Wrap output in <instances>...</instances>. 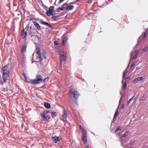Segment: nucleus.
Segmentation results:
<instances>
[{"label":"nucleus","mask_w":148,"mask_h":148,"mask_svg":"<svg viewBox=\"0 0 148 148\" xmlns=\"http://www.w3.org/2000/svg\"><path fill=\"white\" fill-rule=\"evenodd\" d=\"M2 77L0 78V84L3 85L4 83H6L9 80L10 71L8 65H5L2 68Z\"/></svg>","instance_id":"f257e3e1"},{"label":"nucleus","mask_w":148,"mask_h":148,"mask_svg":"<svg viewBox=\"0 0 148 148\" xmlns=\"http://www.w3.org/2000/svg\"><path fill=\"white\" fill-rule=\"evenodd\" d=\"M70 93L69 95L73 100L74 102L75 103L77 104V100L78 99L79 95L76 91L73 89L71 90L70 91Z\"/></svg>","instance_id":"f03ea898"},{"label":"nucleus","mask_w":148,"mask_h":148,"mask_svg":"<svg viewBox=\"0 0 148 148\" xmlns=\"http://www.w3.org/2000/svg\"><path fill=\"white\" fill-rule=\"evenodd\" d=\"M36 77V79H30V81L28 82H31L33 84H38L42 81L45 82V80L46 79V78L44 80H43L42 78V76L39 75H37Z\"/></svg>","instance_id":"7ed1b4c3"},{"label":"nucleus","mask_w":148,"mask_h":148,"mask_svg":"<svg viewBox=\"0 0 148 148\" xmlns=\"http://www.w3.org/2000/svg\"><path fill=\"white\" fill-rule=\"evenodd\" d=\"M53 11H55L54 10V7L52 6H50L49 10L47 11V15L49 16L51 15L53 16L55 15L56 13L53 12Z\"/></svg>","instance_id":"20e7f679"},{"label":"nucleus","mask_w":148,"mask_h":148,"mask_svg":"<svg viewBox=\"0 0 148 148\" xmlns=\"http://www.w3.org/2000/svg\"><path fill=\"white\" fill-rule=\"evenodd\" d=\"M60 59L61 62L66 61V53L64 52H61L60 53Z\"/></svg>","instance_id":"39448f33"},{"label":"nucleus","mask_w":148,"mask_h":148,"mask_svg":"<svg viewBox=\"0 0 148 148\" xmlns=\"http://www.w3.org/2000/svg\"><path fill=\"white\" fill-rule=\"evenodd\" d=\"M125 72L124 71L123 73V79L122 80V88L123 90H125L126 88L127 87V83L126 81H125L123 83L124 81V78L125 76Z\"/></svg>","instance_id":"423d86ee"},{"label":"nucleus","mask_w":148,"mask_h":148,"mask_svg":"<svg viewBox=\"0 0 148 148\" xmlns=\"http://www.w3.org/2000/svg\"><path fill=\"white\" fill-rule=\"evenodd\" d=\"M36 50L37 51L36 52V53L37 54L38 56H37V58H39V61L41 62L42 60V58H41V53L40 51V49H39L36 48Z\"/></svg>","instance_id":"0eeeda50"},{"label":"nucleus","mask_w":148,"mask_h":148,"mask_svg":"<svg viewBox=\"0 0 148 148\" xmlns=\"http://www.w3.org/2000/svg\"><path fill=\"white\" fill-rule=\"evenodd\" d=\"M46 112L44 111L41 113L40 116L42 120H46Z\"/></svg>","instance_id":"6e6552de"},{"label":"nucleus","mask_w":148,"mask_h":148,"mask_svg":"<svg viewBox=\"0 0 148 148\" xmlns=\"http://www.w3.org/2000/svg\"><path fill=\"white\" fill-rule=\"evenodd\" d=\"M32 26H27V27H26V29H27L26 31L29 32V34L32 37L33 36H35L36 37V36L32 35V32H31V30L32 29Z\"/></svg>","instance_id":"1a4fd4ad"},{"label":"nucleus","mask_w":148,"mask_h":148,"mask_svg":"<svg viewBox=\"0 0 148 148\" xmlns=\"http://www.w3.org/2000/svg\"><path fill=\"white\" fill-rule=\"evenodd\" d=\"M27 31L25 32L24 29H23L21 31V36H23V38H26L27 37Z\"/></svg>","instance_id":"9d476101"},{"label":"nucleus","mask_w":148,"mask_h":148,"mask_svg":"<svg viewBox=\"0 0 148 148\" xmlns=\"http://www.w3.org/2000/svg\"><path fill=\"white\" fill-rule=\"evenodd\" d=\"M143 79V78L142 77H138L134 79L133 81L135 83H136L139 81L142 80Z\"/></svg>","instance_id":"9b49d317"},{"label":"nucleus","mask_w":148,"mask_h":148,"mask_svg":"<svg viewBox=\"0 0 148 148\" xmlns=\"http://www.w3.org/2000/svg\"><path fill=\"white\" fill-rule=\"evenodd\" d=\"M60 139L59 138V137L55 136L53 138L52 140L53 141L55 142V143L60 141Z\"/></svg>","instance_id":"f8f14e48"},{"label":"nucleus","mask_w":148,"mask_h":148,"mask_svg":"<svg viewBox=\"0 0 148 148\" xmlns=\"http://www.w3.org/2000/svg\"><path fill=\"white\" fill-rule=\"evenodd\" d=\"M27 46L25 45H23L21 48V52L23 53L25 52L26 51Z\"/></svg>","instance_id":"ddd939ff"},{"label":"nucleus","mask_w":148,"mask_h":148,"mask_svg":"<svg viewBox=\"0 0 148 148\" xmlns=\"http://www.w3.org/2000/svg\"><path fill=\"white\" fill-rule=\"evenodd\" d=\"M82 139L84 143L85 144L87 142V136L86 135H82Z\"/></svg>","instance_id":"4468645a"},{"label":"nucleus","mask_w":148,"mask_h":148,"mask_svg":"<svg viewBox=\"0 0 148 148\" xmlns=\"http://www.w3.org/2000/svg\"><path fill=\"white\" fill-rule=\"evenodd\" d=\"M67 113L65 110H64L63 111V113L62 115V117L63 118L66 119L67 117Z\"/></svg>","instance_id":"2eb2a0df"},{"label":"nucleus","mask_w":148,"mask_h":148,"mask_svg":"<svg viewBox=\"0 0 148 148\" xmlns=\"http://www.w3.org/2000/svg\"><path fill=\"white\" fill-rule=\"evenodd\" d=\"M34 25L36 26V28L38 30L40 29V26L39 24L36 21L34 22Z\"/></svg>","instance_id":"dca6fc26"},{"label":"nucleus","mask_w":148,"mask_h":148,"mask_svg":"<svg viewBox=\"0 0 148 148\" xmlns=\"http://www.w3.org/2000/svg\"><path fill=\"white\" fill-rule=\"evenodd\" d=\"M74 7V6L73 5H69L68 6H67L66 7V10H73V9Z\"/></svg>","instance_id":"f3484780"},{"label":"nucleus","mask_w":148,"mask_h":148,"mask_svg":"<svg viewBox=\"0 0 148 148\" xmlns=\"http://www.w3.org/2000/svg\"><path fill=\"white\" fill-rule=\"evenodd\" d=\"M51 18L53 20H59L60 19V17L59 16H53Z\"/></svg>","instance_id":"a211bd4d"},{"label":"nucleus","mask_w":148,"mask_h":148,"mask_svg":"<svg viewBox=\"0 0 148 148\" xmlns=\"http://www.w3.org/2000/svg\"><path fill=\"white\" fill-rule=\"evenodd\" d=\"M68 40V37L67 36L64 37L62 39V43L63 44L66 43L67 40Z\"/></svg>","instance_id":"6ab92c4d"},{"label":"nucleus","mask_w":148,"mask_h":148,"mask_svg":"<svg viewBox=\"0 0 148 148\" xmlns=\"http://www.w3.org/2000/svg\"><path fill=\"white\" fill-rule=\"evenodd\" d=\"M139 51V50H135V52L137 53L136 54L134 55L133 57L132 58L133 59H135L137 56L138 55V53Z\"/></svg>","instance_id":"aec40b11"},{"label":"nucleus","mask_w":148,"mask_h":148,"mask_svg":"<svg viewBox=\"0 0 148 148\" xmlns=\"http://www.w3.org/2000/svg\"><path fill=\"white\" fill-rule=\"evenodd\" d=\"M51 115L53 118H54L56 116V112H51Z\"/></svg>","instance_id":"412c9836"},{"label":"nucleus","mask_w":148,"mask_h":148,"mask_svg":"<svg viewBox=\"0 0 148 148\" xmlns=\"http://www.w3.org/2000/svg\"><path fill=\"white\" fill-rule=\"evenodd\" d=\"M118 114V111L116 110L115 112V113L114 114V116L113 117V119H115L116 118Z\"/></svg>","instance_id":"4be33fe9"},{"label":"nucleus","mask_w":148,"mask_h":148,"mask_svg":"<svg viewBox=\"0 0 148 148\" xmlns=\"http://www.w3.org/2000/svg\"><path fill=\"white\" fill-rule=\"evenodd\" d=\"M64 10V8H63L62 7V8H59L58 10H57V11L58 12H59L61 11L62 10Z\"/></svg>","instance_id":"5701e85b"},{"label":"nucleus","mask_w":148,"mask_h":148,"mask_svg":"<svg viewBox=\"0 0 148 148\" xmlns=\"http://www.w3.org/2000/svg\"><path fill=\"white\" fill-rule=\"evenodd\" d=\"M68 5V4H67L66 3L64 4H63V5H62V7L64 8V10L65 9L66 10V7L67 6V5Z\"/></svg>","instance_id":"b1692460"},{"label":"nucleus","mask_w":148,"mask_h":148,"mask_svg":"<svg viewBox=\"0 0 148 148\" xmlns=\"http://www.w3.org/2000/svg\"><path fill=\"white\" fill-rule=\"evenodd\" d=\"M82 135H86V132L85 130H84L82 131Z\"/></svg>","instance_id":"393cba45"},{"label":"nucleus","mask_w":148,"mask_h":148,"mask_svg":"<svg viewBox=\"0 0 148 148\" xmlns=\"http://www.w3.org/2000/svg\"><path fill=\"white\" fill-rule=\"evenodd\" d=\"M135 95L133 96L132 98H130L127 101V104H129L131 101L134 99V97Z\"/></svg>","instance_id":"a878e982"},{"label":"nucleus","mask_w":148,"mask_h":148,"mask_svg":"<svg viewBox=\"0 0 148 148\" xmlns=\"http://www.w3.org/2000/svg\"><path fill=\"white\" fill-rule=\"evenodd\" d=\"M145 95L144 96H143L140 97L139 99V100L140 101H142V100H143L145 99Z\"/></svg>","instance_id":"bb28decb"},{"label":"nucleus","mask_w":148,"mask_h":148,"mask_svg":"<svg viewBox=\"0 0 148 148\" xmlns=\"http://www.w3.org/2000/svg\"><path fill=\"white\" fill-rule=\"evenodd\" d=\"M128 132H126L124 134L122 135V136L123 137H125L128 135Z\"/></svg>","instance_id":"cd10ccee"},{"label":"nucleus","mask_w":148,"mask_h":148,"mask_svg":"<svg viewBox=\"0 0 148 148\" xmlns=\"http://www.w3.org/2000/svg\"><path fill=\"white\" fill-rule=\"evenodd\" d=\"M47 26H48L50 28H51L52 29L53 28V27L52 26L51 24L48 23L47 22Z\"/></svg>","instance_id":"c85d7f7f"},{"label":"nucleus","mask_w":148,"mask_h":148,"mask_svg":"<svg viewBox=\"0 0 148 148\" xmlns=\"http://www.w3.org/2000/svg\"><path fill=\"white\" fill-rule=\"evenodd\" d=\"M120 130V128L119 127H117L115 131V132H118Z\"/></svg>","instance_id":"c756f323"},{"label":"nucleus","mask_w":148,"mask_h":148,"mask_svg":"<svg viewBox=\"0 0 148 148\" xmlns=\"http://www.w3.org/2000/svg\"><path fill=\"white\" fill-rule=\"evenodd\" d=\"M41 22L42 24L46 25V22H45L42 19L41 20Z\"/></svg>","instance_id":"7c9ffc66"},{"label":"nucleus","mask_w":148,"mask_h":148,"mask_svg":"<svg viewBox=\"0 0 148 148\" xmlns=\"http://www.w3.org/2000/svg\"><path fill=\"white\" fill-rule=\"evenodd\" d=\"M51 108V106L50 104L47 102V109H49Z\"/></svg>","instance_id":"2f4dec72"},{"label":"nucleus","mask_w":148,"mask_h":148,"mask_svg":"<svg viewBox=\"0 0 148 148\" xmlns=\"http://www.w3.org/2000/svg\"><path fill=\"white\" fill-rule=\"evenodd\" d=\"M142 67V66H140L137 67L136 68V70H138L140 69H141Z\"/></svg>","instance_id":"473e14b6"},{"label":"nucleus","mask_w":148,"mask_h":148,"mask_svg":"<svg viewBox=\"0 0 148 148\" xmlns=\"http://www.w3.org/2000/svg\"><path fill=\"white\" fill-rule=\"evenodd\" d=\"M148 34L147 33H145L144 34L143 36V38H145L146 37L147 35Z\"/></svg>","instance_id":"72a5a7b5"},{"label":"nucleus","mask_w":148,"mask_h":148,"mask_svg":"<svg viewBox=\"0 0 148 148\" xmlns=\"http://www.w3.org/2000/svg\"><path fill=\"white\" fill-rule=\"evenodd\" d=\"M54 44L55 45H58V43L57 41L56 40L54 41Z\"/></svg>","instance_id":"f704fd0d"},{"label":"nucleus","mask_w":148,"mask_h":148,"mask_svg":"<svg viewBox=\"0 0 148 148\" xmlns=\"http://www.w3.org/2000/svg\"><path fill=\"white\" fill-rule=\"evenodd\" d=\"M45 52L44 51L42 53V56L44 58H46V57L45 55Z\"/></svg>","instance_id":"c9c22d12"},{"label":"nucleus","mask_w":148,"mask_h":148,"mask_svg":"<svg viewBox=\"0 0 148 148\" xmlns=\"http://www.w3.org/2000/svg\"><path fill=\"white\" fill-rule=\"evenodd\" d=\"M148 50V48L147 47H146L144 48L143 49V52H145L146 51H147Z\"/></svg>","instance_id":"e433bc0d"},{"label":"nucleus","mask_w":148,"mask_h":148,"mask_svg":"<svg viewBox=\"0 0 148 148\" xmlns=\"http://www.w3.org/2000/svg\"><path fill=\"white\" fill-rule=\"evenodd\" d=\"M22 75L24 76V78L25 79H26V78H27V77H26V75L25 74V73L24 72H23V73Z\"/></svg>","instance_id":"4c0bfd02"},{"label":"nucleus","mask_w":148,"mask_h":148,"mask_svg":"<svg viewBox=\"0 0 148 148\" xmlns=\"http://www.w3.org/2000/svg\"><path fill=\"white\" fill-rule=\"evenodd\" d=\"M2 90L4 91H8V89L7 88H3Z\"/></svg>","instance_id":"58836bf2"},{"label":"nucleus","mask_w":148,"mask_h":148,"mask_svg":"<svg viewBox=\"0 0 148 148\" xmlns=\"http://www.w3.org/2000/svg\"><path fill=\"white\" fill-rule=\"evenodd\" d=\"M79 128L82 130H82H85L84 128L81 126V125H79Z\"/></svg>","instance_id":"ea45409f"},{"label":"nucleus","mask_w":148,"mask_h":148,"mask_svg":"<svg viewBox=\"0 0 148 148\" xmlns=\"http://www.w3.org/2000/svg\"><path fill=\"white\" fill-rule=\"evenodd\" d=\"M92 0H88L87 1V3L88 4H90L92 3Z\"/></svg>","instance_id":"a19ab883"},{"label":"nucleus","mask_w":148,"mask_h":148,"mask_svg":"<svg viewBox=\"0 0 148 148\" xmlns=\"http://www.w3.org/2000/svg\"><path fill=\"white\" fill-rule=\"evenodd\" d=\"M93 13L92 12H90L88 14V15L90 16H93Z\"/></svg>","instance_id":"79ce46f5"},{"label":"nucleus","mask_w":148,"mask_h":148,"mask_svg":"<svg viewBox=\"0 0 148 148\" xmlns=\"http://www.w3.org/2000/svg\"><path fill=\"white\" fill-rule=\"evenodd\" d=\"M22 8L23 11V13L24 14L25 12V10L24 9V8H23V7H22Z\"/></svg>","instance_id":"37998d69"},{"label":"nucleus","mask_w":148,"mask_h":148,"mask_svg":"<svg viewBox=\"0 0 148 148\" xmlns=\"http://www.w3.org/2000/svg\"><path fill=\"white\" fill-rule=\"evenodd\" d=\"M124 108V104H122L121 106V109H123Z\"/></svg>","instance_id":"c03bdc74"},{"label":"nucleus","mask_w":148,"mask_h":148,"mask_svg":"<svg viewBox=\"0 0 148 148\" xmlns=\"http://www.w3.org/2000/svg\"><path fill=\"white\" fill-rule=\"evenodd\" d=\"M135 63H133L132 64L131 66V69L132 68V67L134 65Z\"/></svg>","instance_id":"a18cd8bd"},{"label":"nucleus","mask_w":148,"mask_h":148,"mask_svg":"<svg viewBox=\"0 0 148 148\" xmlns=\"http://www.w3.org/2000/svg\"><path fill=\"white\" fill-rule=\"evenodd\" d=\"M134 143V141H131L130 142V144L131 145H132Z\"/></svg>","instance_id":"49530a36"},{"label":"nucleus","mask_w":148,"mask_h":148,"mask_svg":"<svg viewBox=\"0 0 148 148\" xmlns=\"http://www.w3.org/2000/svg\"><path fill=\"white\" fill-rule=\"evenodd\" d=\"M50 119V117L49 116L47 115V120H49Z\"/></svg>","instance_id":"de8ad7c7"},{"label":"nucleus","mask_w":148,"mask_h":148,"mask_svg":"<svg viewBox=\"0 0 148 148\" xmlns=\"http://www.w3.org/2000/svg\"><path fill=\"white\" fill-rule=\"evenodd\" d=\"M64 0H60V1H59V2L60 3H61Z\"/></svg>","instance_id":"09e8293b"},{"label":"nucleus","mask_w":148,"mask_h":148,"mask_svg":"<svg viewBox=\"0 0 148 148\" xmlns=\"http://www.w3.org/2000/svg\"><path fill=\"white\" fill-rule=\"evenodd\" d=\"M44 104L45 107V108H46V106H46V102H45Z\"/></svg>","instance_id":"8fccbe9b"},{"label":"nucleus","mask_w":148,"mask_h":148,"mask_svg":"<svg viewBox=\"0 0 148 148\" xmlns=\"http://www.w3.org/2000/svg\"><path fill=\"white\" fill-rule=\"evenodd\" d=\"M130 78L129 77H127L126 78V79L128 81H129L130 80Z\"/></svg>","instance_id":"3c124183"},{"label":"nucleus","mask_w":148,"mask_h":148,"mask_svg":"<svg viewBox=\"0 0 148 148\" xmlns=\"http://www.w3.org/2000/svg\"><path fill=\"white\" fill-rule=\"evenodd\" d=\"M85 148H89L88 146L87 145H85Z\"/></svg>","instance_id":"603ef678"},{"label":"nucleus","mask_w":148,"mask_h":148,"mask_svg":"<svg viewBox=\"0 0 148 148\" xmlns=\"http://www.w3.org/2000/svg\"><path fill=\"white\" fill-rule=\"evenodd\" d=\"M138 45V44H137L134 47V50H135V49L137 47V45Z\"/></svg>","instance_id":"864d4df0"},{"label":"nucleus","mask_w":148,"mask_h":148,"mask_svg":"<svg viewBox=\"0 0 148 148\" xmlns=\"http://www.w3.org/2000/svg\"><path fill=\"white\" fill-rule=\"evenodd\" d=\"M80 0H76L75 1V2H78Z\"/></svg>","instance_id":"5fc2aeb1"},{"label":"nucleus","mask_w":148,"mask_h":148,"mask_svg":"<svg viewBox=\"0 0 148 148\" xmlns=\"http://www.w3.org/2000/svg\"><path fill=\"white\" fill-rule=\"evenodd\" d=\"M49 112V110H47V113H48Z\"/></svg>","instance_id":"6e6d98bb"},{"label":"nucleus","mask_w":148,"mask_h":148,"mask_svg":"<svg viewBox=\"0 0 148 148\" xmlns=\"http://www.w3.org/2000/svg\"><path fill=\"white\" fill-rule=\"evenodd\" d=\"M132 53H133V52H132L131 53V54H130V56H132Z\"/></svg>","instance_id":"4d7b16f0"},{"label":"nucleus","mask_w":148,"mask_h":148,"mask_svg":"<svg viewBox=\"0 0 148 148\" xmlns=\"http://www.w3.org/2000/svg\"><path fill=\"white\" fill-rule=\"evenodd\" d=\"M140 37H139L138 38V40H139L140 39Z\"/></svg>","instance_id":"13d9d810"},{"label":"nucleus","mask_w":148,"mask_h":148,"mask_svg":"<svg viewBox=\"0 0 148 148\" xmlns=\"http://www.w3.org/2000/svg\"><path fill=\"white\" fill-rule=\"evenodd\" d=\"M47 80L48 79V77H47Z\"/></svg>","instance_id":"bf43d9fd"},{"label":"nucleus","mask_w":148,"mask_h":148,"mask_svg":"<svg viewBox=\"0 0 148 148\" xmlns=\"http://www.w3.org/2000/svg\"><path fill=\"white\" fill-rule=\"evenodd\" d=\"M129 66V64L128 65V66H127V68H128V67Z\"/></svg>","instance_id":"052dcab7"},{"label":"nucleus","mask_w":148,"mask_h":148,"mask_svg":"<svg viewBox=\"0 0 148 148\" xmlns=\"http://www.w3.org/2000/svg\"><path fill=\"white\" fill-rule=\"evenodd\" d=\"M22 0H20V1L21 2V1H22Z\"/></svg>","instance_id":"680f3d73"},{"label":"nucleus","mask_w":148,"mask_h":148,"mask_svg":"<svg viewBox=\"0 0 148 148\" xmlns=\"http://www.w3.org/2000/svg\"><path fill=\"white\" fill-rule=\"evenodd\" d=\"M144 33V32H143V34H142V35Z\"/></svg>","instance_id":"e2e57ef3"},{"label":"nucleus","mask_w":148,"mask_h":148,"mask_svg":"<svg viewBox=\"0 0 148 148\" xmlns=\"http://www.w3.org/2000/svg\"><path fill=\"white\" fill-rule=\"evenodd\" d=\"M120 94H121V92H120Z\"/></svg>","instance_id":"0e129e2a"},{"label":"nucleus","mask_w":148,"mask_h":148,"mask_svg":"<svg viewBox=\"0 0 148 148\" xmlns=\"http://www.w3.org/2000/svg\"><path fill=\"white\" fill-rule=\"evenodd\" d=\"M34 53L33 54V56H34Z\"/></svg>","instance_id":"69168bd1"},{"label":"nucleus","mask_w":148,"mask_h":148,"mask_svg":"<svg viewBox=\"0 0 148 148\" xmlns=\"http://www.w3.org/2000/svg\"><path fill=\"white\" fill-rule=\"evenodd\" d=\"M130 148H132V147H130Z\"/></svg>","instance_id":"338daca9"},{"label":"nucleus","mask_w":148,"mask_h":148,"mask_svg":"<svg viewBox=\"0 0 148 148\" xmlns=\"http://www.w3.org/2000/svg\"><path fill=\"white\" fill-rule=\"evenodd\" d=\"M33 62H32V63H33Z\"/></svg>","instance_id":"774afa93"}]
</instances>
